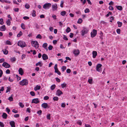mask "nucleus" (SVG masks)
<instances>
[{
	"label": "nucleus",
	"mask_w": 127,
	"mask_h": 127,
	"mask_svg": "<svg viewBox=\"0 0 127 127\" xmlns=\"http://www.w3.org/2000/svg\"><path fill=\"white\" fill-rule=\"evenodd\" d=\"M28 80L26 79H23L19 82L20 84L22 86H26L28 85Z\"/></svg>",
	"instance_id": "1"
},
{
	"label": "nucleus",
	"mask_w": 127,
	"mask_h": 127,
	"mask_svg": "<svg viewBox=\"0 0 127 127\" xmlns=\"http://www.w3.org/2000/svg\"><path fill=\"white\" fill-rule=\"evenodd\" d=\"M18 46H20L21 47H24L27 46L26 45L25 42L21 41H20L18 42Z\"/></svg>",
	"instance_id": "2"
},
{
	"label": "nucleus",
	"mask_w": 127,
	"mask_h": 127,
	"mask_svg": "<svg viewBox=\"0 0 127 127\" xmlns=\"http://www.w3.org/2000/svg\"><path fill=\"white\" fill-rule=\"evenodd\" d=\"M31 44L33 46H34L36 49L38 48L39 47V44L37 41H32Z\"/></svg>",
	"instance_id": "3"
},
{
	"label": "nucleus",
	"mask_w": 127,
	"mask_h": 127,
	"mask_svg": "<svg viewBox=\"0 0 127 127\" xmlns=\"http://www.w3.org/2000/svg\"><path fill=\"white\" fill-rule=\"evenodd\" d=\"M51 5L50 3H46L43 5V8L44 9H49L51 7Z\"/></svg>",
	"instance_id": "4"
},
{
	"label": "nucleus",
	"mask_w": 127,
	"mask_h": 127,
	"mask_svg": "<svg viewBox=\"0 0 127 127\" xmlns=\"http://www.w3.org/2000/svg\"><path fill=\"white\" fill-rule=\"evenodd\" d=\"M96 34L97 31L95 29L93 30V32H91V37H95L96 35Z\"/></svg>",
	"instance_id": "5"
},
{
	"label": "nucleus",
	"mask_w": 127,
	"mask_h": 127,
	"mask_svg": "<svg viewBox=\"0 0 127 127\" xmlns=\"http://www.w3.org/2000/svg\"><path fill=\"white\" fill-rule=\"evenodd\" d=\"M88 32V30L87 29L84 28L82 31L81 34L82 36H84L85 34H86Z\"/></svg>",
	"instance_id": "6"
},
{
	"label": "nucleus",
	"mask_w": 127,
	"mask_h": 127,
	"mask_svg": "<svg viewBox=\"0 0 127 127\" xmlns=\"http://www.w3.org/2000/svg\"><path fill=\"white\" fill-rule=\"evenodd\" d=\"M2 66L6 68H9L10 67V65L5 62H4L3 63Z\"/></svg>",
	"instance_id": "7"
},
{
	"label": "nucleus",
	"mask_w": 127,
	"mask_h": 127,
	"mask_svg": "<svg viewBox=\"0 0 127 127\" xmlns=\"http://www.w3.org/2000/svg\"><path fill=\"white\" fill-rule=\"evenodd\" d=\"M73 53L75 56H78L80 53V51L78 49H74L73 51Z\"/></svg>",
	"instance_id": "8"
},
{
	"label": "nucleus",
	"mask_w": 127,
	"mask_h": 127,
	"mask_svg": "<svg viewBox=\"0 0 127 127\" xmlns=\"http://www.w3.org/2000/svg\"><path fill=\"white\" fill-rule=\"evenodd\" d=\"M102 66V65L100 64H97L96 66V70L99 72L101 70L100 69L101 67Z\"/></svg>",
	"instance_id": "9"
},
{
	"label": "nucleus",
	"mask_w": 127,
	"mask_h": 127,
	"mask_svg": "<svg viewBox=\"0 0 127 127\" xmlns=\"http://www.w3.org/2000/svg\"><path fill=\"white\" fill-rule=\"evenodd\" d=\"M41 106L44 109H46L47 108H49V106L47 103H44L42 104L41 105Z\"/></svg>",
	"instance_id": "10"
},
{
	"label": "nucleus",
	"mask_w": 127,
	"mask_h": 127,
	"mask_svg": "<svg viewBox=\"0 0 127 127\" xmlns=\"http://www.w3.org/2000/svg\"><path fill=\"white\" fill-rule=\"evenodd\" d=\"M39 100L37 98L33 99L32 102V103H34L36 104L39 103Z\"/></svg>",
	"instance_id": "11"
},
{
	"label": "nucleus",
	"mask_w": 127,
	"mask_h": 127,
	"mask_svg": "<svg viewBox=\"0 0 127 127\" xmlns=\"http://www.w3.org/2000/svg\"><path fill=\"white\" fill-rule=\"evenodd\" d=\"M52 9L53 11L57 10L58 8L57 5L56 4L52 5Z\"/></svg>",
	"instance_id": "12"
},
{
	"label": "nucleus",
	"mask_w": 127,
	"mask_h": 127,
	"mask_svg": "<svg viewBox=\"0 0 127 127\" xmlns=\"http://www.w3.org/2000/svg\"><path fill=\"white\" fill-rule=\"evenodd\" d=\"M42 57L43 59L44 60H45L48 59V57L47 55L45 54H43Z\"/></svg>",
	"instance_id": "13"
},
{
	"label": "nucleus",
	"mask_w": 127,
	"mask_h": 127,
	"mask_svg": "<svg viewBox=\"0 0 127 127\" xmlns=\"http://www.w3.org/2000/svg\"><path fill=\"white\" fill-rule=\"evenodd\" d=\"M18 71L19 74L21 75H22L24 73V71L21 68H19Z\"/></svg>",
	"instance_id": "14"
},
{
	"label": "nucleus",
	"mask_w": 127,
	"mask_h": 127,
	"mask_svg": "<svg viewBox=\"0 0 127 127\" xmlns=\"http://www.w3.org/2000/svg\"><path fill=\"white\" fill-rule=\"evenodd\" d=\"M6 28L5 25H3L0 27V30L1 31H4L5 30Z\"/></svg>",
	"instance_id": "15"
},
{
	"label": "nucleus",
	"mask_w": 127,
	"mask_h": 127,
	"mask_svg": "<svg viewBox=\"0 0 127 127\" xmlns=\"http://www.w3.org/2000/svg\"><path fill=\"white\" fill-rule=\"evenodd\" d=\"M10 124L11 127H15V123L14 121H11L10 122Z\"/></svg>",
	"instance_id": "16"
},
{
	"label": "nucleus",
	"mask_w": 127,
	"mask_h": 127,
	"mask_svg": "<svg viewBox=\"0 0 127 127\" xmlns=\"http://www.w3.org/2000/svg\"><path fill=\"white\" fill-rule=\"evenodd\" d=\"M57 94L58 96H60L63 93L60 90H58L57 92Z\"/></svg>",
	"instance_id": "17"
},
{
	"label": "nucleus",
	"mask_w": 127,
	"mask_h": 127,
	"mask_svg": "<svg viewBox=\"0 0 127 127\" xmlns=\"http://www.w3.org/2000/svg\"><path fill=\"white\" fill-rule=\"evenodd\" d=\"M93 57V58H95L97 55V53L96 51H93L92 53Z\"/></svg>",
	"instance_id": "18"
},
{
	"label": "nucleus",
	"mask_w": 127,
	"mask_h": 127,
	"mask_svg": "<svg viewBox=\"0 0 127 127\" xmlns=\"http://www.w3.org/2000/svg\"><path fill=\"white\" fill-rule=\"evenodd\" d=\"M116 7L117 8V9L121 11L123 9L122 7L121 6L116 5Z\"/></svg>",
	"instance_id": "19"
},
{
	"label": "nucleus",
	"mask_w": 127,
	"mask_h": 127,
	"mask_svg": "<svg viewBox=\"0 0 127 127\" xmlns=\"http://www.w3.org/2000/svg\"><path fill=\"white\" fill-rule=\"evenodd\" d=\"M7 115L5 113H3L2 115V118L4 119H6L7 118Z\"/></svg>",
	"instance_id": "20"
},
{
	"label": "nucleus",
	"mask_w": 127,
	"mask_h": 127,
	"mask_svg": "<svg viewBox=\"0 0 127 127\" xmlns=\"http://www.w3.org/2000/svg\"><path fill=\"white\" fill-rule=\"evenodd\" d=\"M40 86L37 85L34 88V90L36 91L37 90H39L40 89Z\"/></svg>",
	"instance_id": "21"
},
{
	"label": "nucleus",
	"mask_w": 127,
	"mask_h": 127,
	"mask_svg": "<svg viewBox=\"0 0 127 127\" xmlns=\"http://www.w3.org/2000/svg\"><path fill=\"white\" fill-rule=\"evenodd\" d=\"M66 12L65 11H63L61 12V14L62 16H64L66 15Z\"/></svg>",
	"instance_id": "22"
},
{
	"label": "nucleus",
	"mask_w": 127,
	"mask_h": 127,
	"mask_svg": "<svg viewBox=\"0 0 127 127\" xmlns=\"http://www.w3.org/2000/svg\"><path fill=\"white\" fill-rule=\"evenodd\" d=\"M2 51H3L4 54L7 55L8 53V51L6 49L2 50Z\"/></svg>",
	"instance_id": "23"
},
{
	"label": "nucleus",
	"mask_w": 127,
	"mask_h": 127,
	"mask_svg": "<svg viewBox=\"0 0 127 127\" xmlns=\"http://www.w3.org/2000/svg\"><path fill=\"white\" fill-rule=\"evenodd\" d=\"M56 87V85L55 84L52 85L51 87V89L52 90H53Z\"/></svg>",
	"instance_id": "24"
},
{
	"label": "nucleus",
	"mask_w": 127,
	"mask_h": 127,
	"mask_svg": "<svg viewBox=\"0 0 127 127\" xmlns=\"http://www.w3.org/2000/svg\"><path fill=\"white\" fill-rule=\"evenodd\" d=\"M12 96L13 95H12L11 96L9 97L8 99V100H9L10 101H12L13 100V98L12 97Z\"/></svg>",
	"instance_id": "25"
},
{
	"label": "nucleus",
	"mask_w": 127,
	"mask_h": 127,
	"mask_svg": "<svg viewBox=\"0 0 127 127\" xmlns=\"http://www.w3.org/2000/svg\"><path fill=\"white\" fill-rule=\"evenodd\" d=\"M47 46V44L46 43H45L43 44L42 47L46 49V47Z\"/></svg>",
	"instance_id": "26"
},
{
	"label": "nucleus",
	"mask_w": 127,
	"mask_h": 127,
	"mask_svg": "<svg viewBox=\"0 0 127 127\" xmlns=\"http://www.w3.org/2000/svg\"><path fill=\"white\" fill-rule=\"evenodd\" d=\"M23 34V33L21 31H20L19 32V33L17 35V37H19L21 36Z\"/></svg>",
	"instance_id": "27"
},
{
	"label": "nucleus",
	"mask_w": 127,
	"mask_h": 127,
	"mask_svg": "<svg viewBox=\"0 0 127 127\" xmlns=\"http://www.w3.org/2000/svg\"><path fill=\"white\" fill-rule=\"evenodd\" d=\"M66 84L64 83L61 84V86L62 88H64L66 87Z\"/></svg>",
	"instance_id": "28"
},
{
	"label": "nucleus",
	"mask_w": 127,
	"mask_h": 127,
	"mask_svg": "<svg viewBox=\"0 0 127 127\" xmlns=\"http://www.w3.org/2000/svg\"><path fill=\"white\" fill-rule=\"evenodd\" d=\"M53 100L54 101H57L59 100V98L57 96H55L53 98Z\"/></svg>",
	"instance_id": "29"
},
{
	"label": "nucleus",
	"mask_w": 127,
	"mask_h": 127,
	"mask_svg": "<svg viewBox=\"0 0 127 127\" xmlns=\"http://www.w3.org/2000/svg\"><path fill=\"white\" fill-rule=\"evenodd\" d=\"M7 25L8 26H9L10 25V20L9 19H8L7 20V21L6 22Z\"/></svg>",
	"instance_id": "30"
},
{
	"label": "nucleus",
	"mask_w": 127,
	"mask_h": 127,
	"mask_svg": "<svg viewBox=\"0 0 127 127\" xmlns=\"http://www.w3.org/2000/svg\"><path fill=\"white\" fill-rule=\"evenodd\" d=\"M82 21L83 20L82 19L79 18L77 21V23L78 24H81L82 23Z\"/></svg>",
	"instance_id": "31"
},
{
	"label": "nucleus",
	"mask_w": 127,
	"mask_h": 127,
	"mask_svg": "<svg viewBox=\"0 0 127 127\" xmlns=\"http://www.w3.org/2000/svg\"><path fill=\"white\" fill-rule=\"evenodd\" d=\"M70 28L68 27L66 30V32L67 33H68L70 31Z\"/></svg>",
	"instance_id": "32"
},
{
	"label": "nucleus",
	"mask_w": 127,
	"mask_h": 127,
	"mask_svg": "<svg viewBox=\"0 0 127 127\" xmlns=\"http://www.w3.org/2000/svg\"><path fill=\"white\" fill-rule=\"evenodd\" d=\"M117 24L118 25V27H121L122 25V23L118 21L117 22Z\"/></svg>",
	"instance_id": "33"
},
{
	"label": "nucleus",
	"mask_w": 127,
	"mask_h": 127,
	"mask_svg": "<svg viewBox=\"0 0 127 127\" xmlns=\"http://www.w3.org/2000/svg\"><path fill=\"white\" fill-rule=\"evenodd\" d=\"M25 7L27 9H29L30 7V5L29 4L26 3L25 5Z\"/></svg>",
	"instance_id": "34"
},
{
	"label": "nucleus",
	"mask_w": 127,
	"mask_h": 127,
	"mask_svg": "<svg viewBox=\"0 0 127 127\" xmlns=\"http://www.w3.org/2000/svg\"><path fill=\"white\" fill-rule=\"evenodd\" d=\"M41 63L40 62H39L38 63H37L36 64V66H37L38 65H39V66L41 67L42 66V64H41Z\"/></svg>",
	"instance_id": "35"
},
{
	"label": "nucleus",
	"mask_w": 127,
	"mask_h": 127,
	"mask_svg": "<svg viewBox=\"0 0 127 127\" xmlns=\"http://www.w3.org/2000/svg\"><path fill=\"white\" fill-rule=\"evenodd\" d=\"M22 28L23 30H24L25 29V26L24 24L23 23H22L21 25Z\"/></svg>",
	"instance_id": "36"
},
{
	"label": "nucleus",
	"mask_w": 127,
	"mask_h": 127,
	"mask_svg": "<svg viewBox=\"0 0 127 127\" xmlns=\"http://www.w3.org/2000/svg\"><path fill=\"white\" fill-rule=\"evenodd\" d=\"M19 105L20 106V107L21 108H23L24 107V105L23 104V103L21 102H19Z\"/></svg>",
	"instance_id": "37"
},
{
	"label": "nucleus",
	"mask_w": 127,
	"mask_h": 127,
	"mask_svg": "<svg viewBox=\"0 0 127 127\" xmlns=\"http://www.w3.org/2000/svg\"><path fill=\"white\" fill-rule=\"evenodd\" d=\"M6 43L7 44L10 45H11V42H10V41H9L8 40H7V41H6Z\"/></svg>",
	"instance_id": "38"
},
{
	"label": "nucleus",
	"mask_w": 127,
	"mask_h": 127,
	"mask_svg": "<svg viewBox=\"0 0 127 127\" xmlns=\"http://www.w3.org/2000/svg\"><path fill=\"white\" fill-rule=\"evenodd\" d=\"M3 19L2 18L0 19V24L2 25L3 24Z\"/></svg>",
	"instance_id": "39"
},
{
	"label": "nucleus",
	"mask_w": 127,
	"mask_h": 127,
	"mask_svg": "<svg viewBox=\"0 0 127 127\" xmlns=\"http://www.w3.org/2000/svg\"><path fill=\"white\" fill-rule=\"evenodd\" d=\"M30 94L32 96H34L35 95L34 92L33 91H31L30 92Z\"/></svg>",
	"instance_id": "40"
},
{
	"label": "nucleus",
	"mask_w": 127,
	"mask_h": 127,
	"mask_svg": "<svg viewBox=\"0 0 127 127\" xmlns=\"http://www.w3.org/2000/svg\"><path fill=\"white\" fill-rule=\"evenodd\" d=\"M36 37V38H39L41 39L42 38V36L40 34H38V35H37Z\"/></svg>",
	"instance_id": "41"
},
{
	"label": "nucleus",
	"mask_w": 127,
	"mask_h": 127,
	"mask_svg": "<svg viewBox=\"0 0 127 127\" xmlns=\"http://www.w3.org/2000/svg\"><path fill=\"white\" fill-rule=\"evenodd\" d=\"M66 69V66H63L62 68V71H64Z\"/></svg>",
	"instance_id": "42"
},
{
	"label": "nucleus",
	"mask_w": 127,
	"mask_h": 127,
	"mask_svg": "<svg viewBox=\"0 0 127 127\" xmlns=\"http://www.w3.org/2000/svg\"><path fill=\"white\" fill-rule=\"evenodd\" d=\"M92 79H89L88 81V82H89V83L90 84H91L92 83Z\"/></svg>",
	"instance_id": "43"
},
{
	"label": "nucleus",
	"mask_w": 127,
	"mask_h": 127,
	"mask_svg": "<svg viewBox=\"0 0 127 127\" xmlns=\"http://www.w3.org/2000/svg\"><path fill=\"white\" fill-rule=\"evenodd\" d=\"M35 13V11L33 10L32 13V16H36Z\"/></svg>",
	"instance_id": "44"
},
{
	"label": "nucleus",
	"mask_w": 127,
	"mask_h": 127,
	"mask_svg": "<svg viewBox=\"0 0 127 127\" xmlns=\"http://www.w3.org/2000/svg\"><path fill=\"white\" fill-rule=\"evenodd\" d=\"M42 111L41 110H39L37 112V113L39 115H40L41 114Z\"/></svg>",
	"instance_id": "45"
},
{
	"label": "nucleus",
	"mask_w": 127,
	"mask_h": 127,
	"mask_svg": "<svg viewBox=\"0 0 127 127\" xmlns=\"http://www.w3.org/2000/svg\"><path fill=\"white\" fill-rule=\"evenodd\" d=\"M49 98V97L48 96H44V100H48Z\"/></svg>",
	"instance_id": "46"
},
{
	"label": "nucleus",
	"mask_w": 127,
	"mask_h": 127,
	"mask_svg": "<svg viewBox=\"0 0 127 127\" xmlns=\"http://www.w3.org/2000/svg\"><path fill=\"white\" fill-rule=\"evenodd\" d=\"M64 3V2L63 0L62 1H61V4H60V6L61 7H63V4Z\"/></svg>",
	"instance_id": "47"
},
{
	"label": "nucleus",
	"mask_w": 127,
	"mask_h": 127,
	"mask_svg": "<svg viewBox=\"0 0 127 127\" xmlns=\"http://www.w3.org/2000/svg\"><path fill=\"white\" fill-rule=\"evenodd\" d=\"M109 9L110 10H112L114 9V8L112 6L110 5L109 7Z\"/></svg>",
	"instance_id": "48"
},
{
	"label": "nucleus",
	"mask_w": 127,
	"mask_h": 127,
	"mask_svg": "<svg viewBox=\"0 0 127 127\" xmlns=\"http://www.w3.org/2000/svg\"><path fill=\"white\" fill-rule=\"evenodd\" d=\"M77 123L80 125H81L82 124V122L81 121L79 120L77 121Z\"/></svg>",
	"instance_id": "49"
},
{
	"label": "nucleus",
	"mask_w": 127,
	"mask_h": 127,
	"mask_svg": "<svg viewBox=\"0 0 127 127\" xmlns=\"http://www.w3.org/2000/svg\"><path fill=\"white\" fill-rule=\"evenodd\" d=\"M90 11V10L88 8H86L85 10V12L86 13H88Z\"/></svg>",
	"instance_id": "50"
},
{
	"label": "nucleus",
	"mask_w": 127,
	"mask_h": 127,
	"mask_svg": "<svg viewBox=\"0 0 127 127\" xmlns=\"http://www.w3.org/2000/svg\"><path fill=\"white\" fill-rule=\"evenodd\" d=\"M121 30L120 29H117L116 30V32L118 34H120V33Z\"/></svg>",
	"instance_id": "51"
},
{
	"label": "nucleus",
	"mask_w": 127,
	"mask_h": 127,
	"mask_svg": "<svg viewBox=\"0 0 127 127\" xmlns=\"http://www.w3.org/2000/svg\"><path fill=\"white\" fill-rule=\"evenodd\" d=\"M2 2H5L6 3H10V2L9 1H7L6 0H2Z\"/></svg>",
	"instance_id": "52"
},
{
	"label": "nucleus",
	"mask_w": 127,
	"mask_h": 127,
	"mask_svg": "<svg viewBox=\"0 0 127 127\" xmlns=\"http://www.w3.org/2000/svg\"><path fill=\"white\" fill-rule=\"evenodd\" d=\"M0 126L1 127H4V125L3 124V123L0 122Z\"/></svg>",
	"instance_id": "53"
},
{
	"label": "nucleus",
	"mask_w": 127,
	"mask_h": 127,
	"mask_svg": "<svg viewBox=\"0 0 127 127\" xmlns=\"http://www.w3.org/2000/svg\"><path fill=\"white\" fill-rule=\"evenodd\" d=\"M53 48V46L51 45H49L48 48L50 50H52V49Z\"/></svg>",
	"instance_id": "54"
},
{
	"label": "nucleus",
	"mask_w": 127,
	"mask_h": 127,
	"mask_svg": "<svg viewBox=\"0 0 127 127\" xmlns=\"http://www.w3.org/2000/svg\"><path fill=\"white\" fill-rule=\"evenodd\" d=\"M50 116H51L50 114H49L47 115V119H49V120H50Z\"/></svg>",
	"instance_id": "55"
},
{
	"label": "nucleus",
	"mask_w": 127,
	"mask_h": 127,
	"mask_svg": "<svg viewBox=\"0 0 127 127\" xmlns=\"http://www.w3.org/2000/svg\"><path fill=\"white\" fill-rule=\"evenodd\" d=\"M63 39L65 40H68V38L66 37V36L64 35Z\"/></svg>",
	"instance_id": "56"
},
{
	"label": "nucleus",
	"mask_w": 127,
	"mask_h": 127,
	"mask_svg": "<svg viewBox=\"0 0 127 127\" xmlns=\"http://www.w3.org/2000/svg\"><path fill=\"white\" fill-rule=\"evenodd\" d=\"M3 72L1 69H0V77H1L3 74Z\"/></svg>",
	"instance_id": "57"
},
{
	"label": "nucleus",
	"mask_w": 127,
	"mask_h": 127,
	"mask_svg": "<svg viewBox=\"0 0 127 127\" xmlns=\"http://www.w3.org/2000/svg\"><path fill=\"white\" fill-rule=\"evenodd\" d=\"M7 89L6 91V93H7L9 92H10V90L11 89V88H8V87H7Z\"/></svg>",
	"instance_id": "58"
},
{
	"label": "nucleus",
	"mask_w": 127,
	"mask_h": 127,
	"mask_svg": "<svg viewBox=\"0 0 127 127\" xmlns=\"http://www.w3.org/2000/svg\"><path fill=\"white\" fill-rule=\"evenodd\" d=\"M55 79L56 81L58 82H60V79H59L58 78H56Z\"/></svg>",
	"instance_id": "59"
},
{
	"label": "nucleus",
	"mask_w": 127,
	"mask_h": 127,
	"mask_svg": "<svg viewBox=\"0 0 127 127\" xmlns=\"http://www.w3.org/2000/svg\"><path fill=\"white\" fill-rule=\"evenodd\" d=\"M71 71V70L69 69H68L66 70V72L68 73H70Z\"/></svg>",
	"instance_id": "60"
},
{
	"label": "nucleus",
	"mask_w": 127,
	"mask_h": 127,
	"mask_svg": "<svg viewBox=\"0 0 127 127\" xmlns=\"http://www.w3.org/2000/svg\"><path fill=\"white\" fill-rule=\"evenodd\" d=\"M6 74H9L10 73V71L9 69H8L6 71Z\"/></svg>",
	"instance_id": "61"
},
{
	"label": "nucleus",
	"mask_w": 127,
	"mask_h": 127,
	"mask_svg": "<svg viewBox=\"0 0 127 127\" xmlns=\"http://www.w3.org/2000/svg\"><path fill=\"white\" fill-rule=\"evenodd\" d=\"M76 13L77 14H78L79 15H81V13L80 12V11H76Z\"/></svg>",
	"instance_id": "62"
},
{
	"label": "nucleus",
	"mask_w": 127,
	"mask_h": 127,
	"mask_svg": "<svg viewBox=\"0 0 127 127\" xmlns=\"http://www.w3.org/2000/svg\"><path fill=\"white\" fill-rule=\"evenodd\" d=\"M6 111L7 112L8 114H9V112L10 111V109H9L8 108H6Z\"/></svg>",
	"instance_id": "63"
},
{
	"label": "nucleus",
	"mask_w": 127,
	"mask_h": 127,
	"mask_svg": "<svg viewBox=\"0 0 127 127\" xmlns=\"http://www.w3.org/2000/svg\"><path fill=\"white\" fill-rule=\"evenodd\" d=\"M11 61L14 62L16 61V59L14 57L11 58Z\"/></svg>",
	"instance_id": "64"
}]
</instances>
